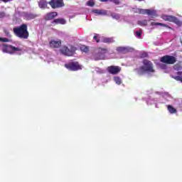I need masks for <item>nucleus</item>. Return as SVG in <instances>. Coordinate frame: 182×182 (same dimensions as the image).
I'll use <instances>...</instances> for the list:
<instances>
[{
  "label": "nucleus",
  "instance_id": "nucleus-42",
  "mask_svg": "<svg viewBox=\"0 0 182 182\" xmlns=\"http://www.w3.org/2000/svg\"><path fill=\"white\" fill-rule=\"evenodd\" d=\"M138 1H143V0H138Z\"/></svg>",
  "mask_w": 182,
  "mask_h": 182
},
{
  "label": "nucleus",
  "instance_id": "nucleus-9",
  "mask_svg": "<svg viewBox=\"0 0 182 182\" xmlns=\"http://www.w3.org/2000/svg\"><path fill=\"white\" fill-rule=\"evenodd\" d=\"M176 59L173 56L170 55H165L162 58H161V62L163 63H167L168 65H173V63H176Z\"/></svg>",
  "mask_w": 182,
  "mask_h": 182
},
{
  "label": "nucleus",
  "instance_id": "nucleus-7",
  "mask_svg": "<svg viewBox=\"0 0 182 182\" xmlns=\"http://www.w3.org/2000/svg\"><path fill=\"white\" fill-rule=\"evenodd\" d=\"M48 4L53 9H58V8H62V6H65L63 0H50Z\"/></svg>",
  "mask_w": 182,
  "mask_h": 182
},
{
  "label": "nucleus",
  "instance_id": "nucleus-2",
  "mask_svg": "<svg viewBox=\"0 0 182 182\" xmlns=\"http://www.w3.org/2000/svg\"><path fill=\"white\" fill-rule=\"evenodd\" d=\"M144 65L139 67L136 69V72L138 75H144V73H148V75H151L154 73L155 70L153 68V63L147 60H144L143 61Z\"/></svg>",
  "mask_w": 182,
  "mask_h": 182
},
{
  "label": "nucleus",
  "instance_id": "nucleus-11",
  "mask_svg": "<svg viewBox=\"0 0 182 182\" xmlns=\"http://www.w3.org/2000/svg\"><path fill=\"white\" fill-rule=\"evenodd\" d=\"M56 16H58V12H55V11L49 12L44 16V19L46 21H52L55 19Z\"/></svg>",
  "mask_w": 182,
  "mask_h": 182
},
{
  "label": "nucleus",
  "instance_id": "nucleus-38",
  "mask_svg": "<svg viewBox=\"0 0 182 182\" xmlns=\"http://www.w3.org/2000/svg\"><path fill=\"white\" fill-rule=\"evenodd\" d=\"M102 2H107V1H110V0H100Z\"/></svg>",
  "mask_w": 182,
  "mask_h": 182
},
{
  "label": "nucleus",
  "instance_id": "nucleus-8",
  "mask_svg": "<svg viewBox=\"0 0 182 182\" xmlns=\"http://www.w3.org/2000/svg\"><path fill=\"white\" fill-rule=\"evenodd\" d=\"M65 67L68 69V70H80L82 69V65H79L77 62H73L68 64H65Z\"/></svg>",
  "mask_w": 182,
  "mask_h": 182
},
{
  "label": "nucleus",
  "instance_id": "nucleus-13",
  "mask_svg": "<svg viewBox=\"0 0 182 182\" xmlns=\"http://www.w3.org/2000/svg\"><path fill=\"white\" fill-rule=\"evenodd\" d=\"M66 23V20L65 18H55L51 21V24L55 26V25H65Z\"/></svg>",
  "mask_w": 182,
  "mask_h": 182
},
{
  "label": "nucleus",
  "instance_id": "nucleus-37",
  "mask_svg": "<svg viewBox=\"0 0 182 182\" xmlns=\"http://www.w3.org/2000/svg\"><path fill=\"white\" fill-rule=\"evenodd\" d=\"M4 33H6V35H7V36H9V31H4Z\"/></svg>",
  "mask_w": 182,
  "mask_h": 182
},
{
  "label": "nucleus",
  "instance_id": "nucleus-35",
  "mask_svg": "<svg viewBox=\"0 0 182 182\" xmlns=\"http://www.w3.org/2000/svg\"><path fill=\"white\" fill-rule=\"evenodd\" d=\"M6 14L4 11H0V18H5Z\"/></svg>",
  "mask_w": 182,
  "mask_h": 182
},
{
  "label": "nucleus",
  "instance_id": "nucleus-34",
  "mask_svg": "<svg viewBox=\"0 0 182 182\" xmlns=\"http://www.w3.org/2000/svg\"><path fill=\"white\" fill-rule=\"evenodd\" d=\"M149 55L146 52H143L141 53V58H147Z\"/></svg>",
  "mask_w": 182,
  "mask_h": 182
},
{
  "label": "nucleus",
  "instance_id": "nucleus-41",
  "mask_svg": "<svg viewBox=\"0 0 182 182\" xmlns=\"http://www.w3.org/2000/svg\"><path fill=\"white\" fill-rule=\"evenodd\" d=\"M156 107H157V105H156Z\"/></svg>",
  "mask_w": 182,
  "mask_h": 182
},
{
  "label": "nucleus",
  "instance_id": "nucleus-19",
  "mask_svg": "<svg viewBox=\"0 0 182 182\" xmlns=\"http://www.w3.org/2000/svg\"><path fill=\"white\" fill-rule=\"evenodd\" d=\"M80 49L81 52H82V53H89V52L92 50V49H90V48L87 46H81L80 47Z\"/></svg>",
  "mask_w": 182,
  "mask_h": 182
},
{
  "label": "nucleus",
  "instance_id": "nucleus-30",
  "mask_svg": "<svg viewBox=\"0 0 182 182\" xmlns=\"http://www.w3.org/2000/svg\"><path fill=\"white\" fill-rule=\"evenodd\" d=\"M87 6H95V1L90 0L87 2Z\"/></svg>",
  "mask_w": 182,
  "mask_h": 182
},
{
  "label": "nucleus",
  "instance_id": "nucleus-6",
  "mask_svg": "<svg viewBox=\"0 0 182 182\" xmlns=\"http://www.w3.org/2000/svg\"><path fill=\"white\" fill-rule=\"evenodd\" d=\"M161 18L166 22H173L176 25H180L181 23L180 20L174 16H168L164 14L161 16Z\"/></svg>",
  "mask_w": 182,
  "mask_h": 182
},
{
  "label": "nucleus",
  "instance_id": "nucleus-26",
  "mask_svg": "<svg viewBox=\"0 0 182 182\" xmlns=\"http://www.w3.org/2000/svg\"><path fill=\"white\" fill-rule=\"evenodd\" d=\"M111 16L112 18H113V19H116L117 21H119V19H120V14H119L112 13Z\"/></svg>",
  "mask_w": 182,
  "mask_h": 182
},
{
  "label": "nucleus",
  "instance_id": "nucleus-40",
  "mask_svg": "<svg viewBox=\"0 0 182 182\" xmlns=\"http://www.w3.org/2000/svg\"><path fill=\"white\" fill-rule=\"evenodd\" d=\"M54 48H59V47H58V46H55Z\"/></svg>",
  "mask_w": 182,
  "mask_h": 182
},
{
  "label": "nucleus",
  "instance_id": "nucleus-39",
  "mask_svg": "<svg viewBox=\"0 0 182 182\" xmlns=\"http://www.w3.org/2000/svg\"><path fill=\"white\" fill-rule=\"evenodd\" d=\"M174 68H175V69H177V66H176V65H175V66H174Z\"/></svg>",
  "mask_w": 182,
  "mask_h": 182
},
{
  "label": "nucleus",
  "instance_id": "nucleus-27",
  "mask_svg": "<svg viewBox=\"0 0 182 182\" xmlns=\"http://www.w3.org/2000/svg\"><path fill=\"white\" fill-rule=\"evenodd\" d=\"M93 39L95 42H97V43H99V42H100V35L95 33Z\"/></svg>",
  "mask_w": 182,
  "mask_h": 182
},
{
  "label": "nucleus",
  "instance_id": "nucleus-31",
  "mask_svg": "<svg viewBox=\"0 0 182 182\" xmlns=\"http://www.w3.org/2000/svg\"><path fill=\"white\" fill-rule=\"evenodd\" d=\"M111 2H113V4H115V5H120V2L122 0H109Z\"/></svg>",
  "mask_w": 182,
  "mask_h": 182
},
{
  "label": "nucleus",
  "instance_id": "nucleus-29",
  "mask_svg": "<svg viewBox=\"0 0 182 182\" xmlns=\"http://www.w3.org/2000/svg\"><path fill=\"white\" fill-rule=\"evenodd\" d=\"M139 14H141L142 15H147V9H139Z\"/></svg>",
  "mask_w": 182,
  "mask_h": 182
},
{
  "label": "nucleus",
  "instance_id": "nucleus-18",
  "mask_svg": "<svg viewBox=\"0 0 182 182\" xmlns=\"http://www.w3.org/2000/svg\"><path fill=\"white\" fill-rule=\"evenodd\" d=\"M146 15L149 16H157V11L154 9H146Z\"/></svg>",
  "mask_w": 182,
  "mask_h": 182
},
{
  "label": "nucleus",
  "instance_id": "nucleus-21",
  "mask_svg": "<svg viewBox=\"0 0 182 182\" xmlns=\"http://www.w3.org/2000/svg\"><path fill=\"white\" fill-rule=\"evenodd\" d=\"M92 12L93 14H97V15H106V11L103 10L93 9Z\"/></svg>",
  "mask_w": 182,
  "mask_h": 182
},
{
  "label": "nucleus",
  "instance_id": "nucleus-5",
  "mask_svg": "<svg viewBox=\"0 0 182 182\" xmlns=\"http://www.w3.org/2000/svg\"><path fill=\"white\" fill-rule=\"evenodd\" d=\"M76 51V48L73 46H63L60 48V52L62 55H65V56H73V54Z\"/></svg>",
  "mask_w": 182,
  "mask_h": 182
},
{
  "label": "nucleus",
  "instance_id": "nucleus-28",
  "mask_svg": "<svg viewBox=\"0 0 182 182\" xmlns=\"http://www.w3.org/2000/svg\"><path fill=\"white\" fill-rule=\"evenodd\" d=\"M163 97L165 98L167 102H168V100H170V99H172L171 95L170 94H168V92L164 93Z\"/></svg>",
  "mask_w": 182,
  "mask_h": 182
},
{
  "label": "nucleus",
  "instance_id": "nucleus-1",
  "mask_svg": "<svg viewBox=\"0 0 182 182\" xmlns=\"http://www.w3.org/2000/svg\"><path fill=\"white\" fill-rule=\"evenodd\" d=\"M13 32L20 39H28L29 38V31H28V24L26 23H22L19 26L14 28Z\"/></svg>",
  "mask_w": 182,
  "mask_h": 182
},
{
  "label": "nucleus",
  "instance_id": "nucleus-20",
  "mask_svg": "<svg viewBox=\"0 0 182 182\" xmlns=\"http://www.w3.org/2000/svg\"><path fill=\"white\" fill-rule=\"evenodd\" d=\"M38 6L40 8H48V2L45 0H41L38 3Z\"/></svg>",
  "mask_w": 182,
  "mask_h": 182
},
{
  "label": "nucleus",
  "instance_id": "nucleus-25",
  "mask_svg": "<svg viewBox=\"0 0 182 182\" xmlns=\"http://www.w3.org/2000/svg\"><path fill=\"white\" fill-rule=\"evenodd\" d=\"M114 82H115L117 85H122V79L120 78V77H114Z\"/></svg>",
  "mask_w": 182,
  "mask_h": 182
},
{
  "label": "nucleus",
  "instance_id": "nucleus-15",
  "mask_svg": "<svg viewBox=\"0 0 182 182\" xmlns=\"http://www.w3.org/2000/svg\"><path fill=\"white\" fill-rule=\"evenodd\" d=\"M24 16H25L26 19L29 21L31 19H35V18H36L38 16V15L33 14L32 13H25Z\"/></svg>",
  "mask_w": 182,
  "mask_h": 182
},
{
  "label": "nucleus",
  "instance_id": "nucleus-17",
  "mask_svg": "<svg viewBox=\"0 0 182 182\" xmlns=\"http://www.w3.org/2000/svg\"><path fill=\"white\" fill-rule=\"evenodd\" d=\"M50 46H60L62 41L60 40H52L49 42Z\"/></svg>",
  "mask_w": 182,
  "mask_h": 182
},
{
  "label": "nucleus",
  "instance_id": "nucleus-22",
  "mask_svg": "<svg viewBox=\"0 0 182 182\" xmlns=\"http://www.w3.org/2000/svg\"><path fill=\"white\" fill-rule=\"evenodd\" d=\"M102 42L104 43H113V42H114V40L113 39V38H103Z\"/></svg>",
  "mask_w": 182,
  "mask_h": 182
},
{
  "label": "nucleus",
  "instance_id": "nucleus-10",
  "mask_svg": "<svg viewBox=\"0 0 182 182\" xmlns=\"http://www.w3.org/2000/svg\"><path fill=\"white\" fill-rule=\"evenodd\" d=\"M107 70L111 75H117V73H120L122 68L119 66L112 65L107 68Z\"/></svg>",
  "mask_w": 182,
  "mask_h": 182
},
{
  "label": "nucleus",
  "instance_id": "nucleus-3",
  "mask_svg": "<svg viewBox=\"0 0 182 182\" xmlns=\"http://www.w3.org/2000/svg\"><path fill=\"white\" fill-rule=\"evenodd\" d=\"M92 53L95 60H102L109 53V48L107 47H97Z\"/></svg>",
  "mask_w": 182,
  "mask_h": 182
},
{
  "label": "nucleus",
  "instance_id": "nucleus-33",
  "mask_svg": "<svg viewBox=\"0 0 182 182\" xmlns=\"http://www.w3.org/2000/svg\"><path fill=\"white\" fill-rule=\"evenodd\" d=\"M0 42H9V39L7 38H1L0 37Z\"/></svg>",
  "mask_w": 182,
  "mask_h": 182
},
{
  "label": "nucleus",
  "instance_id": "nucleus-4",
  "mask_svg": "<svg viewBox=\"0 0 182 182\" xmlns=\"http://www.w3.org/2000/svg\"><path fill=\"white\" fill-rule=\"evenodd\" d=\"M0 49L2 50L3 53H16L17 55H21L23 53V50H21L19 47H14V46H1Z\"/></svg>",
  "mask_w": 182,
  "mask_h": 182
},
{
  "label": "nucleus",
  "instance_id": "nucleus-36",
  "mask_svg": "<svg viewBox=\"0 0 182 182\" xmlns=\"http://www.w3.org/2000/svg\"><path fill=\"white\" fill-rule=\"evenodd\" d=\"M2 2H4V4H6L8 2H11V1H13V0H0Z\"/></svg>",
  "mask_w": 182,
  "mask_h": 182
},
{
  "label": "nucleus",
  "instance_id": "nucleus-12",
  "mask_svg": "<svg viewBox=\"0 0 182 182\" xmlns=\"http://www.w3.org/2000/svg\"><path fill=\"white\" fill-rule=\"evenodd\" d=\"M118 53H129V52H133V48L132 47H118L117 48Z\"/></svg>",
  "mask_w": 182,
  "mask_h": 182
},
{
  "label": "nucleus",
  "instance_id": "nucleus-32",
  "mask_svg": "<svg viewBox=\"0 0 182 182\" xmlns=\"http://www.w3.org/2000/svg\"><path fill=\"white\" fill-rule=\"evenodd\" d=\"M135 35L136 38H141V30L136 31Z\"/></svg>",
  "mask_w": 182,
  "mask_h": 182
},
{
  "label": "nucleus",
  "instance_id": "nucleus-16",
  "mask_svg": "<svg viewBox=\"0 0 182 182\" xmlns=\"http://www.w3.org/2000/svg\"><path fill=\"white\" fill-rule=\"evenodd\" d=\"M151 26H164V28H168V29H173L171 27L168 26V25L164 24L163 23L151 22Z\"/></svg>",
  "mask_w": 182,
  "mask_h": 182
},
{
  "label": "nucleus",
  "instance_id": "nucleus-14",
  "mask_svg": "<svg viewBox=\"0 0 182 182\" xmlns=\"http://www.w3.org/2000/svg\"><path fill=\"white\" fill-rule=\"evenodd\" d=\"M171 77L178 82H182V72H177L176 74H171Z\"/></svg>",
  "mask_w": 182,
  "mask_h": 182
},
{
  "label": "nucleus",
  "instance_id": "nucleus-24",
  "mask_svg": "<svg viewBox=\"0 0 182 182\" xmlns=\"http://www.w3.org/2000/svg\"><path fill=\"white\" fill-rule=\"evenodd\" d=\"M137 24L139 26H147V20L138 21Z\"/></svg>",
  "mask_w": 182,
  "mask_h": 182
},
{
  "label": "nucleus",
  "instance_id": "nucleus-23",
  "mask_svg": "<svg viewBox=\"0 0 182 182\" xmlns=\"http://www.w3.org/2000/svg\"><path fill=\"white\" fill-rule=\"evenodd\" d=\"M168 110L169 113H171V114H173L177 112L176 108L173 107V106H171V105H168Z\"/></svg>",
  "mask_w": 182,
  "mask_h": 182
}]
</instances>
